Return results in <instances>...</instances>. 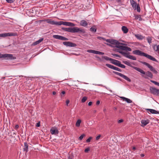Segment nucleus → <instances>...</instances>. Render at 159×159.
Segmentation results:
<instances>
[{"label": "nucleus", "mask_w": 159, "mask_h": 159, "mask_svg": "<svg viewBox=\"0 0 159 159\" xmlns=\"http://www.w3.org/2000/svg\"><path fill=\"white\" fill-rule=\"evenodd\" d=\"M133 69L142 74H143L142 75V77L145 79H149V78L152 79L153 78V74L152 72L149 71L145 72L140 68L136 67H133Z\"/></svg>", "instance_id": "nucleus-1"}, {"label": "nucleus", "mask_w": 159, "mask_h": 159, "mask_svg": "<svg viewBox=\"0 0 159 159\" xmlns=\"http://www.w3.org/2000/svg\"><path fill=\"white\" fill-rule=\"evenodd\" d=\"M133 53L134 54L138 55L139 56L145 57L147 58L151 61L156 62H157V61L154 57H153L151 55H148L144 52H143L139 50H134L133 51Z\"/></svg>", "instance_id": "nucleus-2"}, {"label": "nucleus", "mask_w": 159, "mask_h": 159, "mask_svg": "<svg viewBox=\"0 0 159 159\" xmlns=\"http://www.w3.org/2000/svg\"><path fill=\"white\" fill-rule=\"evenodd\" d=\"M106 41L108 43H111V44L116 45V47L117 48L122 49L123 46L121 45V44H123L122 43H120L118 41L115 39H107Z\"/></svg>", "instance_id": "nucleus-3"}, {"label": "nucleus", "mask_w": 159, "mask_h": 159, "mask_svg": "<svg viewBox=\"0 0 159 159\" xmlns=\"http://www.w3.org/2000/svg\"><path fill=\"white\" fill-rule=\"evenodd\" d=\"M130 2L134 10H136L138 12L140 11V8L139 4H137V3L134 0H130Z\"/></svg>", "instance_id": "nucleus-4"}, {"label": "nucleus", "mask_w": 159, "mask_h": 159, "mask_svg": "<svg viewBox=\"0 0 159 159\" xmlns=\"http://www.w3.org/2000/svg\"><path fill=\"white\" fill-rule=\"evenodd\" d=\"M140 62L142 63V64L145 65L147 66L150 69V70L153 72L155 74H157L158 73V72L157 70H156L152 66L150 65L148 63L144 62V61H140Z\"/></svg>", "instance_id": "nucleus-5"}, {"label": "nucleus", "mask_w": 159, "mask_h": 159, "mask_svg": "<svg viewBox=\"0 0 159 159\" xmlns=\"http://www.w3.org/2000/svg\"><path fill=\"white\" fill-rule=\"evenodd\" d=\"M13 57V55L10 54H2L0 53V58H4L7 59H12Z\"/></svg>", "instance_id": "nucleus-6"}, {"label": "nucleus", "mask_w": 159, "mask_h": 159, "mask_svg": "<svg viewBox=\"0 0 159 159\" xmlns=\"http://www.w3.org/2000/svg\"><path fill=\"white\" fill-rule=\"evenodd\" d=\"M114 73L116 75H118L122 77V78L128 81L129 82H130L131 81V80L129 78L127 77L126 75H124V74L117 72H114Z\"/></svg>", "instance_id": "nucleus-7"}, {"label": "nucleus", "mask_w": 159, "mask_h": 159, "mask_svg": "<svg viewBox=\"0 0 159 159\" xmlns=\"http://www.w3.org/2000/svg\"><path fill=\"white\" fill-rule=\"evenodd\" d=\"M63 25L66 26H74L75 25L73 23L63 21H60L59 23V25Z\"/></svg>", "instance_id": "nucleus-8"}, {"label": "nucleus", "mask_w": 159, "mask_h": 159, "mask_svg": "<svg viewBox=\"0 0 159 159\" xmlns=\"http://www.w3.org/2000/svg\"><path fill=\"white\" fill-rule=\"evenodd\" d=\"M151 93L154 95L159 96V89L155 88H151L150 89Z\"/></svg>", "instance_id": "nucleus-9"}, {"label": "nucleus", "mask_w": 159, "mask_h": 159, "mask_svg": "<svg viewBox=\"0 0 159 159\" xmlns=\"http://www.w3.org/2000/svg\"><path fill=\"white\" fill-rule=\"evenodd\" d=\"M106 66L114 70H115L119 71V72H121L122 70L114 66L113 65H111L110 64H106Z\"/></svg>", "instance_id": "nucleus-10"}, {"label": "nucleus", "mask_w": 159, "mask_h": 159, "mask_svg": "<svg viewBox=\"0 0 159 159\" xmlns=\"http://www.w3.org/2000/svg\"><path fill=\"white\" fill-rule=\"evenodd\" d=\"M87 52L96 54L104 55V54L103 52L93 50H87Z\"/></svg>", "instance_id": "nucleus-11"}, {"label": "nucleus", "mask_w": 159, "mask_h": 159, "mask_svg": "<svg viewBox=\"0 0 159 159\" xmlns=\"http://www.w3.org/2000/svg\"><path fill=\"white\" fill-rule=\"evenodd\" d=\"M75 33H80L84 34L85 33V31L83 29H81L78 27H75Z\"/></svg>", "instance_id": "nucleus-12"}, {"label": "nucleus", "mask_w": 159, "mask_h": 159, "mask_svg": "<svg viewBox=\"0 0 159 159\" xmlns=\"http://www.w3.org/2000/svg\"><path fill=\"white\" fill-rule=\"evenodd\" d=\"M149 122V120L147 119L146 120H141V126L144 127L148 124Z\"/></svg>", "instance_id": "nucleus-13"}, {"label": "nucleus", "mask_w": 159, "mask_h": 159, "mask_svg": "<svg viewBox=\"0 0 159 159\" xmlns=\"http://www.w3.org/2000/svg\"><path fill=\"white\" fill-rule=\"evenodd\" d=\"M51 133L52 134L56 135L58 134L59 133L58 130L57 129L52 128L50 129Z\"/></svg>", "instance_id": "nucleus-14"}, {"label": "nucleus", "mask_w": 159, "mask_h": 159, "mask_svg": "<svg viewBox=\"0 0 159 159\" xmlns=\"http://www.w3.org/2000/svg\"><path fill=\"white\" fill-rule=\"evenodd\" d=\"M80 25L84 27H86L88 25V22L84 20H81L80 22Z\"/></svg>", "instance_id": "nucleus-15"}, {"label": "nucleus", "mask_w": 159, "mask_h": 159, "mask_svg": "<svg viewBox=\"0 0 159 159\" xmlns=\"http://www.w3.org/2000/svg\"><path fill=\"white\" fill-rule=\"evenodd\" d=\"M120 98L125 101L127 103H130L132 102V101L130 99L124 97H120Z\"/></svg>", "instance_id": "nucleus-16"}, {"label": "nucleus", "mask_w": 159, "mask_h": 159, "mask_svg": "<svg viewBox=\"0 0 159 159\" xmlns=\"http://www.w3.org/2000/svg\"><path fill=\"white\" fill-rule=\"evenodd\" d=\"M28 145L26 142L24 143V147L23 148V151L25 152L26 153L28 151Z\"/></svg>", "instance_id": "nucleus-17"}, {"label": "nucleus", "mask_w": 159, "mask_h": 159, "mask_svg": "<svg viewBox=\"0 0 159 159\" xmlns=\"http://www.w3.org/2000/svg\"><path fill=\"white\" fill-rule=\"evenodd\" d=\"M119 52L122 54L124 56L127 58H128L129 56V54L130 53L129 52H125L122 51H120Z\"/></svg>", "instance_id": "nucleus-18"}, {"label": "nucleus", "mask_w": 159, "mask_h": 159, "mask_svg": "<svg viewBox=\"0 0 159 159\" xmlns=\"http://www.w3.org/2000/svg\"><path fill=\"white\" fill-rule=\"evenodd\" d=\"M146 110L148 111L151 113L153 114H157L158 112L155 110L151 109H147Z\"/></svg>", "instance_id": "nucleus-19"}, {"label": "nucleus", "mask_w": 159, "mask_h": 159, "mask_svg": "<svg viewBox=\"0 0 159 159\" xmlns=\"http://www.w3.org/2000/svg\"><path fill=\"white\" fill-rule=\"evenodd\" d=\"M43 38H41L39 40L33 43L32 44L34 45H37L42 41L43 40Z\"/></svg>", "instance_id": "nucleus-20"}, {"label": "nucleus", "mask_w": 159, "mask_h": 159, "mask_svg": "<svg viewBox=\"0 0 159 159\" xmlns=\"http://www.w3.org/2000/svg\"><path fill=\"white\" fill-rule=\"evenodd\" d=\"M75 27L73 28H68L67 32L71 33H75Z\"/></svg>", "instance_id": "nucleus-21"}, {"label": "nucleus", "mask_w": 159, "mask_h": 159, "mask_svg": "<svg viewBox=\"0 0 159 159\" xmlns=\"http://www.w3.org/2000/svg\"><path fill=\"white\" fill-rule=\"evenodd\" d=\"M121 29L123 33L125 34L127 33L128 31V29L125 26H122Z\"/></svg>", "instance_id": "nucleus-22"}, {"label": "nucleus", "mask_w": 159, "mask_h": 159, "mask_svg": "<svg viewBox=\"0 0 159 159\" xmlns=\"http://www.w3.org/2000/svg\"><path fill=\"white\" fill-rule=\"evenodd\" d=\"M111 62L112 63L117 66L119 63L120 62V61L112 59V60H111Z\"/></svg>", "instance_id": "nucleus-23"}, {"label": "nucleus", "mask_w": 159, "mask_h": 159, "mask_svg": "<svg viewBox=\"0 0 159 159\" xmlns=\"http://www.w3.org/2000/svg\"><path fill=\"white\" fill-rule=\"evenodd\" d=\"M102 60L104 59L106 61H111V60H112V58H109L108 57L105 56H102Z\"/></svg>", "instance_id": "nucleus-24"}, {"label": "nucleus", "mask_w": 159, "mask_h": 159, "mask_svg": "<svg viewBox=\"0 0 159 159\" xmlns=\"http://www.w3.org/2000/svg\"><path fill=\"white\" fill-rule=\"evenodd\" d=\"M122 50L127 51L129 52H130L132 50V49L130 48L125 46H123Z\"/></svg>", "instance_id": "nucleus-25"}, {"label": "nucleus", "mask_w": 159, "mask_h": 159, "mask_svg": "<svg viewBox=\"0 0 159 159\" xmlns=\"http://www.w3.org/2000/svg\"><path fill=\"white\" fill-rule=\"evenodd\" d=\"M134 17L136 20H139L140 21L142 20V18L141 17L140 15H136Z\"/></svg>", "instance_id": "nucleus-26"}, {"label": "nucleus", "mask_w": 159, "mask_h": 159, "mask_svg": "<svg viewBox=\"0 0 159 159\" xmlns=\"http://www.w3.org/2000/svg\"><path fill=\"white\" fill-rule=\"evenodd\" d=\"M90 31L91 32H92L93 33H95L97 31V28L95 26H92L90 28Z\"/></svg>", "instance_id": "nucleus-27"}, {"label": "nucleus", "mask_w": 159, "mask_h": 159, "mask_svg": "<svg viewBox=\"0 0 159 159\" xmlns=\"http://www.w3.org/2000/svg\"><path fill=\"white\" fill-rule=\"evenodd\" d=\"M153 49L155 51H159V45H154L153 47Z\"/></svg>", "instance_id": "nucleus-28"}, {"label": "nucleus", "mask_w": 159, "mask_h": 159, "mask_svg": "<svg viewBox=\"0 0 159 159\" xmlns=\"http://www.w3.org/2000/svg\"><path fill=\"white\" fill-rule=\"evenodd\" d=\"M146 39L149 44H150L152 43V39L151 37L148 36L146 38Z\"/></svg>", "instance_id": "nucleus-29"}, {"label": "nucleus", "mask_w": 159, "mask_h": 159, "mask_svg": "<svg viewBox=\"0 0 159 159\" xmlns=\"http://www.w3.org/2000/svg\"><path fill=\"white\" fill-rule=\"evenodd\" d=\"M59 22L56 21L54 20H52L50 24L52 25H59Z\"/></svg>", "instance_id": "nucleus-30"}, {"label": "nucleus", "mask_w": 159, "mask_h": 159, "mask_svg": "<svg viewBox=\"0 0 159 159\" xmlns=\"http://www.w3.org/2000/svg\"><path fill=\"white\" fill-rule=\"evenodd\" d=\"M123 63L127 65V66H130L132 67L133 68V67H134V66H132L130 64V63L129 61H123Z\"/></svg>", "instance_id": "nucleus-31"}, {"label": "nucleus", "mask_w": 159, "mask_h": 159, "mask_svg": "<svg viewBox=\"0 0 159 159\" xmlns=\"http://www.w3.org/2000/svg\"><path fill=\"white\" fill-rule=\"evenodd\" d=\"M81 122V120L80 119H78L77 121L76 124L75 126L77 127H79L80 125V124Z\"/></svg>", "instance_id": "nucleus-32"}, {"label": "nucleus", "mask_w": 159, "mask_h": 159, "mask_svg": "<svg viewBox=\"0 0 159 159\" xmlns=\"http://www.w3.org/2000/svg\"><path fill=\"white\" fill-rule=\"evenodd\" d=\"M128 58H129V59H132V60H136V58L135 56H133L132 55H129V57H128Z\"/></svg>", "instance_id": "nucleus-33"}, {"label": "nucleus", "mask_w": 159, "mask_h": 159, "mask_svg": "<svg viewBox=\"0 0 159 159\" xmlns=\"http://www.w3.org/2000/svg\"><path fill=\"white\" fill-rule=\"evenodd\" d=\"M7 36H17V34L16 33H7Z\"/></svg>", "instance_id": "nucleus-34"}, {"label": "nucleus", "mask_w": 159, "mask_h": 159, "mask_svg": "<svg viewBox=\"0 0 159 159\" xmlns=\"http://www.w3.org/2000/svg\"><path fill=\"white\" fill-rule=\"evenodd\" d=\"M61 36L58 35H53V37L56 39L61 40Z\"/></svg>", "instance_id": "nucleus-35"}, {"label": "nucleus", "mask_w": 159, "mask_h": 159, "mask_svg": "<svg viewBox=\"0 0 159 159\" xmlns=\"http://www.w3.org/2000/svg\"><path fill=\"white\" fill-rule=\"evenodd\" d=\"M61 36L58 35H53V37L56 39L61 40Z\"/></svg>", "instance_id": "nucleus-36"}, {"label": "nucleus", "mask_w": 159, "mask_h": 159, "mask_svg": "<svg viewBox=\"0 0 159 159\" xmlns=\"http://www.w3.org/2000/svg\"><path fill=\"white\" fill-rule=\"evenodd\" d=\"M76 46V44L74 43L70 42L69 43V46L70 47H75Z\"/></svg>", "instance_id": "nucleus-37"}, {"label": "nucleus", "mask_w": 159, "mask_h": 159, "mask_svg": "<svg viewBox=\"0 0 159 159\" xmlns=\"http://www.w3.org/2000/svg\"><path fill=\"white\" fill-rule=\"evenodd\" d=\"M117 66L123 68H125V66L124 65L121 64L120 61V62L118 63Z\"/></svg>", "instance_id": "nucleus-38"}, {"label": "nucleus", "mask_w": 159, "mask_h": 159, "mask_svg": "<svg viewBox=\"0 0 159 159\" xmlns=\"http://www.w3.org/2000/svg\"><path fill=\"white\" fill-rule=\"evenodd\" d=\"M136 37L139 39H143V37L141 35L138 34L135 35Z\"/></svg>", "instance_id": "nucleus-39"}, {"label": "nucleus", "mask_w": 159, "mask_h": 159, "mask_svg": "<svg viewBox=\"0 0 159 159\" xmlns=\"http://www.w3.org/2000/svg\"><path fill=\"white\" fill-rule=\"evenodd\" d=\"M7 33L0 34V37H6L7 36Z\"/></svg>", "instance_id": "nucleus-40"}, {"label": "nucleus", "mask_w": 159, "mask_h": 159, "mask_svg": "<svg viewBox=\"0 0 159 159\" xmlns=\"http://www.w3.org/2000/svg\"><path fill=\"white\" fill-rule=\"evenodd\" d=\"M150 81L151 82L154 83L155 84L159 86V83L153 80H151Z\"/></svg>", "instance_id": "nucleus-41"}, {"label": "nucleus", "mask_w": 159, "mask_h": 159, "mask_svg": "<svg viewBox=\"0 0 159 159\" xmlns=\"http://www.w3.org/2000/svg\"><path fill=\"white\" fill-rule=\"evenodd\" d=\"M87 99V97L86 96H84L83 98L81 100V102L83 103L84 102L86 101Z\"/></svg>", "instance_id": "nucleus-42"}, {"label": "nucleus", "mask_w": 159, "mask_h": 159, "mask_svg": "<svg viewBox=\"0 0 159 159\" xmlns=\"http://www.w3.org/2000/svg\"><path fill=\"white\" fill-rule=\"evenodd\" d=\"M60 39L61 40L63 41H66L68 40V39L61 36Z\"/></svg>", "instance_id": "nucleus-43"}, {"label": "nucleus", "mask_w": 159, "mask_h": 159, "mask_svg": "<svg viewBox=\"0 0 159 159\" xmlns=\"http://www.w3.org/2000/svg\"><path fill=\"white\" fill-rule=\"evenodd\" d=\"M69 42H64L63 43V44L67 46H69Z\"/></svg>", "instance_id": "nucleus-44"}, {"label": "nucleus", "mask_w": 159, "mask_h": 159, "mask_svg": "<svg viewBox=\"0 0 159 159\" xmlns=\"http://www.w3.org/2000/svg\"><path fill=\"white\" fill-rule=\"evenodd\" d=\"M85 136V134H82L81 136H80L79 138V140H81L82 139H83V137Z\"/></svg>", "instance_id": "nucleus-45"}, {"label": "nucleus", "mask_w": 159, "mask_h": 159, "mask_svg": "<svg viewBox=\"0 0 159 159\" xmlns=\"http://www.w3.org/2000/svg\"><path fill=\"white\" fill-rule=\"evenodd\" d=\"M97 39L100 40H104L106 41V40H107L104 38L100 36L98 37Z\"/></svg>", "instance_id": "nucleus-46"}, {"label": "nucleus", "mask_w": 159, "mask_h": 159, "mask_svg": "<svg viewBox=\"0 0 159 159\" xmlns=\"http://www.w3.org/2000/svg\"><path fill=\"white\" fill-rule=\"evenodd\" d=\"M7 2L9 3H12L14 2L15 1V0H6Z\"/></svg>", "instance_id": "nucleus-47"}, {"label": "nucleus", "mask_w": 159, "mask_h": 159, "mask_svg": "<svg viewBox=\"0 0 159 159\" xmlns=\"http://www.w3.org/2000/svg\"><path fill=\"white\" fill-rule=\"evenodd\" d=\"M92 139V137H89L88 139L86 140V142L87 143H89L90 142L91 140Z\"/></svg>", "instance_id": "nucleus-48"}, {"label": "nucleus", "mask_w": 159, "mask_h": 159, "mask_svg": "<svg viewBox=\"0 0 159 159\" xmlns=\"http://www.w3.org/2000/svg\"><path fill=\"white\" fill-rule=\"evenodd\" d=\"M90 150V148H86L84 151L85 152H89V151Z\"/></svg>", "instance_id": "nucleus-49"}, {"label": "nucleus", "mask_w": 159, "mask_h": 159, "mask_svg": "<svg viewBox=\"0 0 159 159\" xmlns=\"http://www.w3.org/2000/svg\"><path fill=\"white\" fill-rule=\"evenodd\" d=\"M46 20L47 21V22L48 23H49L50 24H51V21H52V20H50V19Z\"/></svg>", "instance_id": "nucleus-50"}, {"label": "nucleus", "mask_w": 159, "mask_h": 159, "mask_svg": "<svg viewBox=\"0 0 159 159\" xmlns=\"http://www.w3.org/2000/svg\"><path fill=\"white\" fill-rule=\"evenodd\" d=\"M112 55L115 57H120V56L117 54H112Z\"/></svg>", "instance_id": "nucleus-51"}, {"label": "nucleus", "mask_w": 159, "mask_h": 159, "mask_svg": "<svg viewBox=\"0 0 159 159\" xmlns=\"http://www.w3.org/2000/svg\"><path fill=\"white\" fill-rule=\"evenodd\" d=\"M100 137H101L100 135H99L97 136L96 138V140H98L100 139Z\"/></svg>", "instance_id": "nucleus-52"}, {"label": "nucleus", "mask_w": 159, "mask_h": 159, "mask_svg": "<svg viewBox=\"0 0 159 159\" xmlns=\"http://www.w3.org/2000/svg\"><path fill=\"white\" fill-rule=\"evenodd\" d=\"M68 28H62V30H64L65 31L67 32Z\"/></svg>", "instance_id": "nucleus-53"}, {"label": "nucleus", "mask_w": 159, "mask_h": 159, "mask_svg": "<svg viewBox=\"0 0 159 159\" xmlns=\"http://www.w3.org/2000/svg\"><path fill=\"white\" fill-rule=\"evenodd\" d=\"M123 122V120L122 119H120V120H119L118 121V123H121Z\"/></svg>", "instance_id": "nucleus-54"}, {"label": "nucleus", "mask_w": 159, "mask_h": 159, "mask_svg": "<svg viewBox=\"0 0 159 159\" xmlns=\"http://www.w3.org/2000/svg\"><path fill=\"white\" fill-rule=\"evenodd\" d=\"M36 127H39L40 126V122H38V123H37L36 124Z\"/></svg>", "instance_id": "nucleus-55"}, {"label": "nucleus", "mask_w": 159, "mask_h": 159, "mask_svg": "<svg viewBox=\"0 0 159 159\" xmlns=\"http://www.w3.org/2000/svg\"><path fill=\"white\" fill-rule=\"evenodd\" d=\"M145 156V154L143 153H142L140 154V156L141 157H143Z\"/></svg>", "instance_id": "nucleus-56"}, {"label": "nucleus", "mask_w": 159, "mask_h": 159, "mask_svg": "<svg viewBox=\"0 0 159 159\" xmlns=\"http://www.w3.org/2000/svg\"><path fill=\"white\" fill-rule=\"evenodd\" d=\"M100 102L99 100H98L97 102H96V105H98L99 104H100Z\"/></svg>", "instance_id": "nucleus-57"}, {"label": "nucleus", "mask_w": 159, "mask_h": 159, "mask_svg": "<svg viewBox=\"0 0 159 159\" xmlns=\"http://www.w3.org/2000/svg\"><path fill=\"white\" fill-rule=\"evenodd\" d=\"M19 128V125H15V129H17L18 128Z\"/></svg>", "instance_id": "nucleus-58"}, {"label": "nucleus", "mask_w": 159, "mask_h": 159, "mask_svg": "<svg viewBox=\"0 0 159 159\" xmlns=\"http://www.w3.org/2000/svg\"><path fill=\"white\" fill-rule=\"evenodd\" d=\"M69 102H70L69 100H67L66 101V105H67V106H68V104L69 103Z\"/></svg>", "instance_id": "nucleus-59"}, {"label": "nucleus", "mask_w": 159, "mask_h": 159, "mask_svg": "<svg viewBox=\"0 0 159 159\" xmlns=\"http://www.w3.org/2000/svg\"><path fill=\"white\" fill-rule=\"evenodd\" d=\"M92 102H90L88 103V105L89 106H90L92 105Z\"/></svg>", "instance_id": "nucleus-60"}, {"label": "nucleus", "mask_w": 159, "mask_h": 159, "mask_svg": "<svg viewBox=\"0 0 159 159\" xmlns=\"http://www.w3.org/2000/svg\"><path fill=\"white\" fill-rule=\"evenodd\" d=\"M65 92L64 91H62V92H61V94H62L63 95H64V94L65 93Z\"/></svg>", "instance_id": "nucleus-61"}, {"label": "nucleus", "mask_w": 159, "mask_h": 159, "mask_svg": "<svg viewBox=\"0 0 159 159\" xmlns=\"http://www.w3.org/2000/svg\"><path fill=\"white\" fill-rule=\"evenodd\" d=\"M56 94V92L53 91L52 92V94H53V95H55Z\"/></svg>", "instance_id": "nucleus-62"}, {"label": "nucleus", "mask_w": 159, "mask_h": 159, "mask_svg": "<svg viewBox=\"0 0 159 159\" xmlns=\"http://www.w3.org/2000/svg\"><path fill=\"white\" fill-rule=\"evenodd\" d=\"M72 156H69V157H68V158L69 159H72Z\"/></svg>", "instance_id": "nucleus-63"}, {"label": "nucleus", "mask_w": 159, "mask_h": 159, "mask_svg": "<svg viewBox=\"0 0 159 159\" xmlns=\"http://www.w3.org/2000/svg\"><path fill=\"white\" fill-rule=\"evenodd\" d=\"M136 148L135 147H133V149L134 150H135L136 149Z\"/></svg>", "instance_id": "nucleus-64"}]
</instances>
